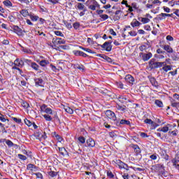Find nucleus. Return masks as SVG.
Instances as JSON below:
<instances>
[{"label": "nucleus", "mask_w": 179, "mask_h": 179, "mask_svg": "<svg viewBox=\"0 0 179 179\" xmlns=\"http://www.w3.org/2000/svg\"><path fill=\"white\" fill-rule=\"evenodd\" d=\"M166 62H156V59L152 58L148 62V66L150 69H157V68H162L163 65H165Z\"/></svg>", "instance_id": "obj_1"}, {"label": "nucleus", "mask_w": 179, "mask_h": 179, "mask_svg": "<svg viewBox=\"0 0 179 179\" xmlns=\"http://www.w3.org/2000/svg\"><path fill=\"white\" fill-rule=\"evenodd\" d=\"M115 164H116L120 170H126L127 171H129V169L131 166H128V164H125V162L121 161V159H116L115 161H113Z\"/></svg>", "instance_id": "obj_2"}, {"label": "nucleus", "mask_w": 179, "mask_h": 179, "mask_svg": "<svg viewBox=\"0 0 179 179\" xmlns=\"http://www.w3.org/2000/svg\"><path fill=\"white\" fill-rule=\"evenodd\" d=\"M88 9L91 10H96V8L100 9V4L96 0H88L87 1Z\"/></svg>", "instance_id": "obj_3"}, {"label": "nucleus", "mask_w": 179, "mask_h": 179, "mask_svg": "<svg viewBox=\"0 0 179 179\" xmlns=\"http://www.w3.org/2000/svg\"><path fill=\"white\" fill-rule=\"evenodd\" d=\"M101 94H103V96H106V97L107 99H114V97L115 96V94H114V92H112L111 91H109L107 89H102L100 90L99 91Z\"/></svg>", "instance_id": "obj_4"}, {"label": "nucleus", "mask_w": 179, "mask_h": 179, "mask_svg": "<svg viewBox=\"0 0 179 179\" xmlns=\"http://www.w3.org/2000/svg\"><path fill=\"white\" fill-rule=\"evenodd\" d=\"M113 41H108L105 42L103 45H100L101 47L105 50V51H106L107 52H111V50H113Z\"/></svg>", "instance_id": "obj_5"}, {"label": "nucleus", "mask_w": 179, "mask_h": 179, "mask_svg": "<svg viewBox=\"0 0 179 179\" xmlns=\"http://www.w3.org/2000/svg\"><path fill=\"white\" fill-rule=\"evenodd\" d=\"M139 57H141V59L144 62H146V61H149V59H150V58H152V57H153V54L150 52H149L148 53L140 52Z\"/></svg>", "instance_id": "obj_6"}, {"label": "nucleus", "mask_w": 179, "mask_h": 179, "mask_svg": "<svg viewBox=\"0 0 179 179\" xmlns=\"http://www.w3.org/2000/svg\"><path fill=\"white\" fill-rule=\"evenodd\" d=\"M131 149H133L136 156H139L141 153L142 152V150H141V148L137 144L131 143L129 145Z\"/></svg>", "instance_id": "obj_7"}, {"label": "nucleus", "mask_w": 179, "mask_h": 179, "mask_svg": "<svg viewBox=\"0 0 179 179\" xmlns=\"http://www.w3.org/2000/svg\"><path fill=\"white\" fill-rule=\"evenodd\" d=\"M12 29H13L14 33H15V34H17V36H24V34H23V33H26V31H23L17 25H13Z\"/></svg>", "instance_id": "obj_8"}, {"label": "nucleus", "mask_w": 179, "mask_h": 179, "mask_svg": "<svg viewBox=\"0 0 179 179\" xmlns=\"http://www.w3.org/2000/svg\"><path fill=\"white\" fill-rule=\"evenodd\" d=\"M41 111L43 113H45L46 115H52L54 114V111H52V109L50 108H48L47 105L43 104L41 106Z\"/></svg>", "instance_id": "obj_9"}, {"label": "nucleus", "mask_w": 179, "mask_h": 179, "mask_svg": "<svg viewBox=\"0 0 179 179\" xmlns=\"http://www.w3.org/2000/svg\"><path fill=\"white\" fill-rule=\"evenodd\" d=\"M106 115L109 118L110 120H112V121H115V122H117V116H115V113L113 112L110 110H108L106 112Z\"/></svg>", "instance_id": "obj_10"}, {"label": "nucleus", "mask_w": 179, "mask_h": 179, "mask_svg": "<svg viewBox=\"0 0 179 179\" xmlns=\"http://www.w3.org/2000/svg\"><path fill=\"white\" fill-rule=\"evenodd\" d=\"M115 124L117 127H121V125H129V127H131V121L122 119L120 121H116Z\"/></svg>", "instance_id": "obj_11"}, {"label": "nucleus", "mask_w": 179, "mask_h": 179, "mask_svg": "<svg viewBox=\"0 0 179 179\" xmlns=\"http://www.w3.org/2000/svg\"><path fill=\"white\" fill-rule=\"evenodd\" d=\"M113 99H116L120 101V103H122V104H124L125 103V101L128 100V98L125 95H117L115 94V96Z\"/></svg>", "instance_id": "obj_12"}, {"label": "nucleus", "mask_w": 179, "mask_h": 179, "mask_svg": "<svg viewBox=\"0 0 179 179\" xmlns=\"http://www.w3.org/2000/svg\"><path fill=\"white\" fill-rule=\"evenodd\" d=\"M73 54L76 57H83V58H87L89 57L87 54L83 52V51L80 50H73Z\"/></svg>", "instance_id": "obj_13"}, {"label": "nucleus", "mask_w": 179, "mask_h": 179, "mask_svg": "<svg viewBox=\"0 0 179 179\" xmlns=\"http://www.w3.org/2000/svg\"><path fill=\"white\" fill-rule=\"evenodd\" d=\"M14 65H15V66H18V68H23V66H24V59L17 58L14 61Z\"/></svg>", "instance_id": "obj_14"}, {"label": "nucleus", "mask_w": 179, "mask_h": 179, "mask_svg": "<svg viewBox=\"0 0 179 179\" xmlns=\"http://www.w3.org/2000/svg\"><path fill=\"white\" fill-rule=\"evenodd\" d=\"M87 148H94L96 146V141L92 138H89L86 141Z\"/></svg>", "instance_id": "obj_15"}, {"label": "nucleus", "mask_w": 179, "mask_h": 179, "mask_svg": "<svg viewBox=\"0 0 179 179\" xmlns=\"http://www.w3.org/2000/svg\"><path fill=\"white\" fill-rule=\"evenodd\" d=\"M159 47L163 48V50L168 52V54H173V48H171V46L169 45H159Z\"/></svg>", "instance_id": "obj_16"}, {"label": "nucleus", "mask_w": 179, "mask_h": 179, "mask_svg": "<svg viewBox=\"0 0 179 179\" xmlns=\"http://www.w3.org/2000/svg\"><path fill=\"white\" fill-rule=\"evenodd\" d=\"M35 82V86L36 87H44V80H43V78H36L34 80Z\"/></svg>", "instance_id": "obj_17"}, {"label": "nucleus", "mask_w": 179, "mask_h": 179, "mask_svg": "<svg viewBox=\"0 0 179 179\" xmlns=\"http://www.w3.org/2000/svg\"><path fill=\"white\" fill-rule=\"evenodd\" d=\"M58 149H59V152L62 156H64V157H69V152H68V151L66 150V149H65V148L59 147Z\"/></svg>", "instance_id": "obj_18"}, {"label": "nucleus", "mask_w": 179, "mask_h": 179, "mask_svg": "<svg viewBox=\"0 0 179 179\" xmlns=\"http://www.w3.org/2000/svg\"><path fill=\"white\" fill-rule=\"evenodd\" d=\"M150 47H152L150 45V43L148 42L139 46V50L140 51H141V52H143V51H146V50H148V48H150Z\"/></svg>", "instance_id": "obj_19"}, {"label": "nucleus", "mask_w": 179, "mask_h": 179, "mask_svg": "<svg viewBox=\"0 0 179 179\" xmlns=\"http://www.w3.org/2000/svg\"><path fill=\"white\" fill-rule=\"evenodd\" d=\"M164 17H173V13L169 14V13H162L158 15V20H163Z\"/></svg>", "instance_id": "obj_20"}, {"label": "nucleus", "mask_w": 179, "mask_h": 179, "mask_svg": "<svg viewBox=\"0 0 179 179\" xmlns=\"http://www.w3.org/2000/svg\"><path fill=\"white\" fill-rule=\"evenodd\" d=\"M52 43L53 44L58 45V44H65L66 41L64 39H62L61 38H54L52 39Z\"/></svg>", "instance_id": "obj_21"}, {"label": "nucleus", "mask_w": 179, "mask_h": 179, "mask_svg": "<svg viewBox=\"0 0 179 179\" xmlns=\"http://www.w3.org/2000/svg\"><path fill=\"white\" fill-rule=\"evenodd\" d=\"M159 155H160L162 159H165L166 160L169 159V155H167V152L165 150L160 148L159 150Z\"/></svg>", "instance_id": "obj_22"}, {"label": "nucleus", "mask_w": 179, "mask_h": 179, "mask_svg": "<svg viewBox=\"0 0 179 179\" xmlns=\"http://www.w3.org/2000/svg\"><path fill=\"white\" fill-rule=\"evenodd\" d=\"M126 82H128L131 85H134V82H135V78L131 74H127L124 78Z\"/></svg>", "instance_id": "obj_23"}, {"label": "nucleus", "mask_w": 179, "mask_h": 179, "mask_svg": "<svg viewBox=\"0 0 179 179\" xmlns=\"http://www.w3.org/2000/svg\"><path fill=\"white\" fill-rule=\"evenodd\" d=\"M150 82L154 87H159V83H157V80H156V78L155 77H149Z\"/></svg>", "instance_id": "obj_24"}, {"label": "nucleus", "mask_w": 179, "mask_h": 179, "mask_svg": "<svg viewBox=\"0 0 179 179\" xmlns=\"http://www.w3.org/2000/svg\"><path fill=\"white\" fill-rule=\"evenodd\" d=\"M76 8L78 10H84V12H87V9L85 6V4L82 3H77V4L76 6Z\"/></svg>", "instance_id": "obj_25"}, {"label": "nucleus", "mask_w": 179, "mask_h": 179, "mask_svg": "<svg viewBox=\"0 0 179 179\" xmlns=\"http://www.w3.org/2000/svg\"><path fill=\"white\" fill-rule=\"evenodd\" d=\"M131 27H139L142 23H141L139 21H138L136 19H134L132 22L130 23Z\"/></svg>", "instance_id": "obj_26"}, {"label": "nucleus", "mask_w": 179, "mask_h": 179, "mask_svg": "<svg viewBox=\"0 0 179 179\" xmlns=\"http://www.w3.org/2000/svg\"><path fill=\"white\" fill-rule=\"evenodd\" d=\"M116 108L118 111H122V113H125L127 111V106L125 105H120V103H116Z\"/></svg>", "instance_id": "obj_27"}, {"label": "nucleus", "mask_w": 179, "mask_h": 179, "mask_svg": "<svg viewBox=\"0 0 179 179\" xmlns=\"http://www.w3.org/2000/svg\"><path fill=\"white\" fill-rule=\"evenodd\" d=\"M162 71H164V72H169V71H172L173 69V66L172 65H167L166 64V62H165V64L164 65H162Z\"/></svg>", "instance_id": "obj_28"}, {"label": "nucleus", "mask_w": 179, "mask_h": 179, "mask_svg": "<svg viewBox=\"0 0 179 179\" xmlns=\"http://www.w3.org/2000/svg\"><path fill=\"white\" fill-rule=\"evenodd\" d=\"M27 170H31V171H37V166L33 164H29L27 166Z\"/></svg>", "instance_id": "obj_29"}, {"label": "nucleus", "mask_w": 179, "mask_h": 179, "mask_svg": "<svg viewBox=\"0 0 179 179\" xmlns=\"http://www.w3.org/2000/svg\"><path fill=\"white\" fill-rule=\"evenodd\" d=\"M53 115V121H55V122H58V124H61V120L59 119V116H58V113L54 112Z\"/></svg>", "instance_id": "obj_30"}, {"label": "nucleus", "mask_w": 179, "mask_h": 179, "mask_svg": "<svg viewBox=\"0 0 179 179\" xmlns=\"http://www.w3.org/2000/svg\"><path fill=\"white\" fill-rule=\"evenodd\" d=\"M20 15L23 16V17H27V16L30 17V13H29V10L26 9H22L20 11Z\"/></svg>", "instance_id": "obj_31"}, {"label": "nucleus", "mask_w": 179, "mask_h": 179, "mask_svg": "<svg viewBox=\"0 0 179 179\" xmlns=\"http://www.w3.org/2000/svg\"><path fill=\"white\" fill-rule=\"evenodd\" d=\"M79 48L83 51H85V52H88L89 54H96V52L92 50L90 48H83V46H79Z\"/></svg>", "instance_id": "obj_32"}, {"label": "nucleus", "mask_w": 179, "mask_h": 179, "mask_svg": "<svg viewBox=\"0 0 179 179\" xmlns=\"http://www.w3.org/2000/svg\"><path fill=\"white\" fill-rule=\"evenodd\" d=\"M171 58L173 61H178L179 59V52L173 51Z\"/></svg>", "instance_id": "obj_33"}, {"label": "nucleus", "mask_w": 179, "mask_h": 179, "mask_svg": "<svg viewBox=\"0 0 179 179\" xmlns=\"http://www.w3.org/2000/svg\"><path fill=\"white\" fill-rule=\"evenodd\" d=\"M39 65H41V66H43V68L47 66V65H50V61L48 60H41L39 62Z\"/></svg>", "instance_id": "obj_34"}, {"label": "nucleus", "mask_w": 179, "mask_h": 179, "mask_svg": "<svg viewBox=\"0 0 179 179\" xmlns=\"http://www.w3.org/2000/svg\"><path fill=\"white\" fill-rule=\"evenodd\" d=\"M30 66L34 69V71H40V66H38L36 62H32Z\"/></svg>", "instance_id": "obj_35"}, {"label": "nucleus", "mask_w": 179, "mask_h": 179, "mask_svg": "<svg viewBox=\"0 0 179 179\" xmlns=\"http://www.w3.org/2000/svg\"><path fill=\"white\" fill-rule=\"evenodd\" d=\"M171 107L174 108L178 113H179V103L178 102H173L171 103Z\"/></svg>", "instance_id": "obj_36"}, {"label": "nucleus", "mask_w": 179, "mask_h": 179, "mask_svg": "<svg viewBox=\"0 0 179 179\" xmlns=\"http://www.w3.org/2000/svg\"><path fill=\"white\" fill-rule=\"evenodd\" d=\"M138 20H141V22H143V24H146V23H149L150 22V19L148 17H139Z\"/></svg>", "instance_id": "obj_37"}, {"label": "nucleus", "mask_w": 179, "mask_h": 179, "mask_svg": "<svg viewBox=\"0 0 179 179\" xmlns=\"http://www.w3.org/2000/svg\"><path fill=\"white\" fill-rule=\"evenodd\" d=\"M157 132H169V127L166 126L157 129Z\"/></svg>", "instance_id": "obj_38"}, {"label": "nucleus", "mask_w": 179, "mask_h": 179, "mask_svg": "<svg viewBox=\"0 0 179 179\" xmlns=\"http://www.w3.org/2000/svg\"><path fill=\"white\" fill-rule=\"evenodd\" d=\"M29 17H30L31 22H37V20H38V19H40V17H38V15H34L32 14H30Z\"/></svg>", "instance_id": "obj_39"}, {"label": "nucleus", "mask_w": 179, "mask_h": 179, "mask_svg": "<svg viewBox=\"0 0 179 179\" xmlns=\"http://www.w3.org/2000/svg\"><path fill=\"white\" fill-rule=\"evenodd\" d=\"M155 104L157 107H159V108H163V102L159 99L155 100Z\"/></svg>", "instance_id": "obj_40"}, {"label": "nucleus", "mask_w": 179, "mask_h": 179, "mask_svg": "<svg viewBox=\"0 0 179 179\" xmlns=\"http://www.w3.org/2000/svg\"><path fill=\"white\" fill-rule=\"evenodd\" d=\"M48 176H50V177H51V178H54V177H57V176H58V172H55L54 171H50L49 172H48Z\"/></svg>", "instance_id": "obj_41"}, {"label": "nucleus", "mask_w": 179, "mask_h": 179, "mask_svg": "<svg viewBox=\"0 0 179 179\" xmlns=\"http://www.w3.org/2000/svg\"><path fill=\"white\" fill-rule=\"evenodd\" d=\"M78 141L79 143H81V145H83L84 143H86V138L83 137V136H80L78 138Z\"/></svg>", "instance_id": "obj_42"}, {"label": "nucleus", "mask_w": 179, "mask_h": 179, "mask_svg": "<svg viewBox=\"0 0 179 179\" xmlns=\"http://www.w3.org/2000/svg\"><path fill=\"white\" fill-rule=\"evenodd\" d=\"M99 17H101V22H104L108 19V15L107 14H102L99 15Z\"/></svg>", "instance_id": "obj_43"}, {"label": "nucleus", "mask_w": 179, "mask_h": 179, "mask_svg": "<svg viewBox=\"0 0 179 179\" xmlns=\"http://www.w3.org/2000/svg\"><path fill=\"white\" fill-rule=\"evenodd\" d=\"M43 118H45V121H48L50 122V121H52V117L50 115H43Z\"/></svg>", "instance_id": "obj_44"}, {"label": "nucleus", "mask_w": 179, "mask_h": 179, "mask_svg": "<svg viewBox=\"0 0 179 179\" xmlns=\"http://www.w3.org/2000/svg\"><path fill=\"white\" fill-rule=\"evenodd\" d=\"M103 59H105V61H107V62H108L109 64H113V62H114V60H113V59L107 55L103 56Z\"/></svg>", "instance_id": "obj_45"}, {"label": "nucleus", "mask_w": 179, "mask_h": 179, "mask_svg": "<svg viewBox=\"0 0 179 179\" xmlns=\"http://www.w3.org/2000/svg\"><path fill=\"white\" fill-rule=\"evenodd\" d=\"M21 105H22V107H23V108H29V107H30V105L29 104V103H27L25 101H22L21 102Z\"/></svg>", "instance_id": "obj_46"}, {"label": "nucleus", "mask_w": 179, "mask_h": 179, "mask_svg": "<svg viewBox=\"0 0 179 179\" xmlns=\"http://www.w3.org/2000/svg\"><path fill=\"white\" fill-rule=\"evenodd\" d=\"M64 24H65L66 29H69V30H71V29H72V22H68V21H64Z\"/></svg>", "instance_id": "obj_47"}, {"label": "nucleus", "mask_w": 179, "mask_h": 179, "mask_svg": "<svg viewBox=\"0 0 179 179\" xmlns=\"http://www.w3.org/2000/svg\"><path fill=\"white\" fill-rule=\"evenodd\" d=\"M106 176L108 177V178H114V173H113V172L111 171H107L106 172Z\"/></svg>", "instance_id": "obj_48"}, {"label": "nucleus", "mask_w": 179, "mask_h": 179, "mask_svg": "<svg viewBox=\"0 0 179 179\" xmlns=\"http://www.w3.org/2000/svg\"><path fill=\"white\" fill-rule=\"evenodd\" d=\"M22 52H24L25 54H31V50L29 48L22 47Z\"/></svg>", "instance_id": "obj_49"}, {"label": "nucleus", "mask_w": 179, "mask_h": 179, "mask_svg": "<svg viewBox=\"0 0 179 179\" xmlns=\"http://www.w3.org/2000/svg\"><path fill=\"white\" fill-rule=\"evenodd\" d=\"M39 9L41 10V12H43V13H48V9L44 6H40Z\"/></svg>", "instance_id": "obj_50"}, {"label": "nucleus", "mask_w": 179, "mask_h": 179, "mask_svg": "<svg viewBox=\"0 0 179 179\" xmlns=\"http://www.w3.org/2000/svg\"><path fill=\"white\" fill-rule=\"evenodd\" d=\"M11 120H13V121H15V122H16L17 124H22V119L20 118L12 117Z\"/></svg>", "instance_id": "obj_51"}, {"label": "nucleus", "mask_w": 179, "mask_h": 179, "mask_svg": "<svg viewBox=\"0 0 179 179\" xmlns=\"http://www.w3.org/2000/svg\"><path fill=\"white\" fill-rule=\"evenodd\" d=\"M3 3L4 5V6H12V2L9 0H6L3 1Z\"/></svg>", "instance_id": "obj_52"}, {"label": "nucleus", "mask_w": 179, "mask_h": 179, "mask_svg": "<svg viewBox=\"0 0 179 179\" xmlns=\"http://www.w3.org/2000/svg\"><path fill=\"white\" fill-rule=\"evenodd\" d=\"M24 122L25 125H27V127H31V125L33 124V122H31L30 120H27V118H25L24 120Z\"/></svg>", "instance_id": "obj_53"}, {"label": "nucleus", "mask_w": 179, "mask_h": 179, "mask_svg": "<svg viewBox=\"0 0 179 179\" xmlns=\"http://www.w3.org/2000/svg\"><path fill=\"white\" fill-rule=\"evenodd\" d=\"M131 141H134V142H136V143H139V142H141V139H139V137L136 136H132Z\"/></svg>", "instance_id": "obj_54"}, {"label": "nucleus", "mask_w": 179, "mask_h": 179, "mask_svg": "<svg viewBox=\"0 0 179 179\" xmlns=\"http://www.w3.org/2000/svg\"><path fill=\"white\" fill-rule=\"evenodd\" d=\"M0 121H1L2 122H6V121L8 122H9V119H6L5 117V115H1V116H0Z\"/></svg>", "instance_id": "obj_55"}, {"label": "nucleus", "mask_w": 179, "mask_h": 179, "mask_svg": "<svg viewBox=\"0 0 179 179\" xmlns=\"http://www.w3.org/2000/svg\"><path fill=\"white\" fill-rule=\"evenodd\" d=\"M66 113H68V114H73V109L71 108L70 107H66L64 108Z\"/></svg>", "instance_id": "obj_56"}, {"label": "nucleus", "mask_w": 179, "mask_h": 179, "mask_svg": "<svg viewBox=\"0 0 179 179\" xmlns=\"http://www.w3.org/2000/svg\"><path fill=\"white\" fill-rule=\"evenodd\" d=\"M24 59V64H27V65H29V66H31V64H33V62L31 59Z\"/></svg>", "instance_id": "obj_57"}, {"label": "nucleus", "mask_w": 179, "mask_h": 179, "mask_svg": "<svg viewBox=\"0 0 179 179\" xmlns=\"http://www.w3.org/2000/svg\"><path fill=\"white\" fill-rule=\"evenodd\" d=\"M73 27L75 29V30H78L80 27V23L79 22H74L73 24Z\"/></svg>", "instance_id": "obj_58"}, {"label": "nucleus", "mask_w": 179, "mask_h": 179, "mask_svg": "<svg viewBox=\"0 0 179 179\" xmlns=\"http://www.w3.org/2000/svg\"><path fill=\"white\" fill-rule=\"evenodd\" d=\"M17 157L20 159V160H27V157L22 154H18L17 155Z\"/></svg>", "instance_id": "obj_59"}, {"label": "nucleus", "mask_w": 179, "mask_h": 179, "mask_svg": "<svg viewBox=\"0 0 179 179\" xmlns=\"http://www.w3.org/2000/svg\"><path fill=\"white\" fill-rule=\"evenodd\" d=\"M76 68L77 69H79L80 71H85V66H83V64L77 65L76 66Z\"/></svg>", "instance_id": "obj_60"}, {"label": "nucleus", "mask_w": 179, "mask_h": 179, "mask_svg": "<svg viewBox=\"0 0 179 179\" xmlns=\"http://www.w3.org/2000/svg\"><path fill=\"white\" fill-rule=\"evenodd\" d=\"M6 145L9 147V148H12V147H13V142H12V141H10V140H7L6 141Z\"/></svg>", "instance_id": "obj_61"}, {"label": "nucleus", "mask_w": 179, "mask_h": 179, "mask_svg": "<svg viewBox=\"0 0 179 179\" xmlns=\"http://www.w3.org/2000/svg\"><path fill=\"white\" fill-rule=\"evenodd\" d=\"M169 5H170L171 6H174V5H179V3H177V1L172 0L169 2Z\"/></svg>", "instance_id": "obj_62"}, {"label": "nucleus", "mask_w": 179, "mask_h": 179, "mask_svg": "<svg viewBox=\"0 0 179 179\" xmlns=\"http://www.w3.org/2000/svg\"><path fill=\"white\" fill-rule=\"evenodd\" d=\"M145 124H148V125H150V124H154L152 119H145L144 120Z\"/></svg>", "instance_id": "obj_63"}, {"label": "nucleus", "mask_w": 179, "mask_h": 179, "mask_svg": "<svg viewBox=\"0 0 179 179\" xmlns=\"http://www.w3.org/2000/svg\"><path fill=\"white\" fill-rule=\"evenodd\" d=\"M150 159H151V160H157V154L155 153V154L150 155Z\"/></svg>", "instance_id": "obj_64"}]
</instances>
